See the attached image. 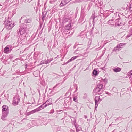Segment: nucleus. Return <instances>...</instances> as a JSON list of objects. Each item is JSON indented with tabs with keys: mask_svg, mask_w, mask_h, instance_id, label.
Returning <instances> with one entry per match:
<instances>
[{
	"mask_svg": "<svg viewBox=\"0 0 132 132\" xmlns=\"http://www.w3.org/2000/svg\"><path fill=\"white\" fill-rule=\"evenodd\" d=\"M2 115L1 119L3 120H5V118L7 116L9 112L8 107L7 106L4 105L2 107Z\"/></svg>",
	"mask_w": 132,
	"mask_h": 132,
	"instance_id": "1",
	"label": "nucleus"
},
{
	"mask_svg": "<svg viewBox=\"0 0 132 132\" xmlns=\"http://www.w3.org/2000/svg\"><path fill=\"white\" fill-rule=\"evenodd\" d=\"M5 24L6 28L8 30L11 29L14 26V23L12 21H5Z\"/></svg>",
	"mask_w": 132,
	"mask_h": 132,
	"instance_id": "2",
	"label": "nucleus"
},
{
	"mask_svg": "<svg viewBox=\"0 0 132 132\" xmlns=\"http://www.w3.org/2000/svg\"><path fill=\"white\" fill-rule=\"evenodd\" d=\"M122 16L121 13L117 12L114 14L112 17L113 20L114 21L120 20L122 17Z\"/></svg>",
	"mask_w": 132,
	"mask_h": 132,
	"instance_id": "3",
	"label": "nucleus"
},
{
	"mask_svg": "<svg viewBox=\"0 0 132 132\" xmlns=\"http://www.w3.org/2000/svg\"><path fill=\"white\" fill-rule=\"evenodd\" d=\"M20 101V99L18 96H16L13 98V105H17Z\"/></svg>",
	"mask_w": 132,
	"mask_h": 132,
	"instance_id": "4",
	"label": "nucleus"
},
{
	"mask_svg": "<svg viewBox=\"0 0 132 132\" xmlns=\"http://www.w3.org/2000/svg\"><path fill=\"white\" fill-rule=\"evenodd\" d=\"M12 49V47L11 45H7L5 48L4 52L5 53H7L8 52L10 51Z\"/></svg>",
	"mask_w": 132,
	"mask_h": 132,
	"instance_id": "5",
	"label": "nucleus"
},
{
	"mask_svg": "<svg viewBox=\"0 0 132 132\" xmlns=\"http://www.w3.org/2000/svg\"><path fill=\"white\" fill-rule=\"evenodd\" d=\"M93 1H94L95 5H96V6L98 7L101 6L103 4L102 0H94Z\"/></svg>",
	"mask_w": 132,
	"mask_h": 132,
	"instance_id": "6",
	"label": "nucleus"
},
{
	"mask_svg": "<svg viewBox=\"0 0 132 132\" xmlns=\"http://www.w3.org/2000/svg\"><path fill=\"white\" fill-rule=\"evenodd\" d=\"M126 43H121L119 44L116 47H115L114 48V50L115 51H116L118 50L117 48H123L125 45H126Z\"/></svg>",
	"mask_w": 132,
	"mask_h": 132,
	"instance_id": "7",
	"label": "nucleus"
},
{
	"mask_svg": "<svg viewBox=\"0 0 132 132\" xmlns=\"http://www.w3.org/2000/svg\"><path fill=\"white\" fill-rule=\"evenodd\" d=\"M52 99H49L48 100H47L45 103H44L43 105H44L46 103V104L45 105V106L42 109H44L46 107L48 106L49 105L52 104Z\"/></svg>",
	"mask_w": 132,
	"mask_h": 132,
	"instance_id": "8",
	"label": "nucleus"
},
{
	"mask_svg": "<svg viewBox=\"0 0 132 132\" xmlns=\"http://www.w3.org/2000/svg\"><path fill=\"white\" fill-rule=\"evenodd\" d=\"M100 100V96L95 97V110L97 107L98 105V102Z\"/></svg>",
	"mask_w": 132,
	"mask_h": 132,
	"instance_id": "9",
	"label": "nucleus"
},
{
	"mask_svg": "<svg viewBox=\"0 0 132 132\" xmlns=\"http://www.w3.org/2000/svg\"><path fill=\"white\" fill-rule=\"evenodd\" d=\"M121 70V68L118 67H115L113 69V70L115 72H120Z\"/></svg>",
	"mask_w": 132,
	"mask_h": 132,
	"instance_id": "10",
	"label": "nucleus"
},
{
	"mask_svg": "<svg viewBox=\"0 0 132 132\" xmlns=\"http://www.w3.org/2000/svg\"><path fill=\"white\" fill-rule=\"evenodd\" d=\"M101 90L98 88L97 87H96L94 89L93 92H94L96 93H101Z\"/></svg>",
	"mask_w": 132,
	"mask_h": 132,
	"instance_id": "11",
	"label": "nucleus"
},
{
	"mask_svg": "<svg viewBox=\"0 0 132 132\" xmlns=\"http://www.w3.org/2000/svg\"><path fill=\"white\" fill-rule=\"evenodd\" d=\"M37 109H36L34 110L28 112L27 113V115L28 116H29L31 114H32L36 112H37Z\"/></svg>",
	"mask_w": 132,
	"mask_h": 132,
	"instance_id": "12",
	"label": "nucleus"
},
{
	"mask_svg": "<svg viewBox=\"0 0 132 132\" xmlns=\"http://www.w3.org/2000/svg\"><path fill=\"white\" fill-rule=\"evenodd\" d=\"M67 1V0H62L60 5L61 6H62L68 3V2L67 3L66 2Z\"/></svg>",
	"mask_w": 132,
	"mask_h": 132,
	"instance_id": "13",
	"label": "nucleus"
},
{
	"mask_svg": "<svg viewBox=\"0 0 132 132\" xmlns=\"http://www.w3.org/2000/svg\"><path fill=\"white\" fill-rule=\"evenodd\" d=\"M32 19L31 18H26L25 20V22L26 23H30L32 21Z\"/></svg>",
	"mask_w": 132,
	"mask_h": 132,
	"instance_id": "14",
	"label": "nucleus"
},
{
	"mask_svg": "<svg viewBox=\"0 0 132 132\" xmlns=\"http://www.w3.org/2000/svg\"><path fill=\"white\" fill-rule=\"evenodd\" d=\"M19 32L20 34L21 35L24 34L25 32V29L24 28H21L20 29Z\"/></svg>",
	"mask_w": 132,
	"mask_h": 132,
	"instance_id": "15",
	"label": "nucleus"
},
{
	"mask_svg": "<svg viewBox=\"0 0 132 132\" xmlns=\"http://www.w3.org/2000/svg\"><path fill=\"white\" fill-rule=\"evenodd\" d=\"M103 86V85L101 84L100 83L98 84L96 87L100 89L101 90V92H102L103 91V90L102 89Z\"/></svg>",
	"mask_w": 132,
	"mask_h": 132,
	"instance_id": "16",
	"label": "nucleus"
},
{
	"mask_svg": "<svg viewBox=\"0 0 132 132\" xmlns=\"http://www.w3.org/2000/svg\"><path fill=\"white\" fill-rule=\"evenodd\" d=\"M76 129V131L77 132H78L81 130L82 128L80 126L78 125L75 127Z\"/></svg>",
	"mask_w": 132,
	"mask_h": 132,
	"instance_id": "17",
	"label": "nucleus"
},
{
	"mask_svg": "<svg viewBox=\"0 0 132 132\" xmlns=\"http://www.w3.org/2000/svg\"><path fill=\"white\" fill-rule=\"evenodd\" d=\"M71 23H69L66 25L65 27V29L66 30H69L71 28Z\"/></svg>",
	"mask_w": 132,
	"mask_h": 132,
	"instance_id": "18",
	"label": "nucleus"
},
{
	"mask_svg": "<svg viewBox=\"0 0 132 132\" xmlns=\"http://www.w3.org/2000/svg\"><path fill=\"white\" fill-rule=\"evenodd\" d=\"M113 20L112 18L111 20H109L107 22L108 24H111L112 23H114L115 22Z\"/></svg>",
	"mask_w": 132,
	"mask_h": 132,
	"instance_id": "19",
	"label": "nucleus"
},
{
	"mask_svg": "<svg viewBox=\"0 0 132 132\" xmlns=\"http://www.w3.org/2000/svg\"><path fill=\"white\" fill-rule=\"evenodd\" d=\"M92 73L95 76H97L98 74V73L96 69H94L92 72Z\"/></svg>",
	"mask_w": 132,
	"mask_h": 132,
	"instance_id": "20",
	"label": "nucleus"
},
{
	"mask_svg": "<svg viewBox=\"0 0 132 132\" xmlns=\"http://www.w3.org/2000/svg\"><path fill=\"white\" fill-rule=\"evenodd\" d=\"M46 15V13L45 12H43L42 13V20L43 21L45 19V18Z\"/></svg>",
	"mask_w": 132,
	"mask_h": 132,
	"instance_id": "21",
	"label": "nucleus"
},
{
	"mask_svg": "<svg viewBox=\"0 0 132 132\" xmlns=\"http://www.w3.org/2000/svg\"><path fill=\"white\" fill-rule=\"evenodd\" d=\"M123 24V23H121L120 22H117L115 23V25L117 26H122Z\"/></svg>",
	"mask_w": 132,
	"mask_h": 132,
	"instance_id": "22",
	"label": "nucleus"
},
{
	"mask_svg": "<svg viewBox=\"0 0 132 132\" xmlns=\"http://www.w3.org/2000/svg\"><path fill=\"white\" fill-rule=\"evenodd\" d=\"M44 105H43V104L41 105L39 107H38L37 108H36V109H37V112H38L41 109H42L43 107V106Z\"/></svg>",
	"mask_w": 132,
	"mask_h": 132,
	"instance_id": "23",
	"label": "nucleus"
},
{
	"mask_svg": "<svg viewBox=\"0 0 132 132\" xmlns=\"http://www.w3.org/2000/svg\"><path fill=\"white\" fill-rule=\"evenodd\" d=\"M52 60V59H48L47 60L45 61V64H47L49 63Z\"/></svg>",
	"mask_w": 132,
	"mask_h": 132,
	"instance_id": "24",
	"label": "nucleus"
},
{
	"mask_svg": "<svg viewBox=\"0 0 132 132\" xmlns=\"http://www.w3.org/2000/svg\"><path fill=\"white\" fill-rule=\"evenodd\" d=\"M73 100L75 102L78 103V100L77 97L76 96H74L73 97Z\"/></svg>",
	"mask_w": 132,
	"mask_h": 132,
	"instance_id": "25",
	"label": "nucleus"
},
{
	"mask_svg": "<svg viewBox=\"0 0 132 132\" xmlns=\"http://www.w3.org/2000/svg\"><path fill=\"white\" fill-rule=\"evenodd\" d=\"M57 0H51L50 1V4H52L54 3Z\"/></svg>",
	"mask_w": 132,
	"mask_h": 132,
	"instance_id": "26",
	"label": "nucleus"
},
{
	"mask_svg": "<svg viewBox=\"0 0 132 132\" xmlns=\"http://www.w3.org/2000/svg\"><path fill=\"white\" fill-rule=\"evenodd\" d=\"M99 12L101 14H103L104 13V11L102 9L100 8V10L99 11Z\"/></svg>",
	"mask_w": 132,
	"mask_h": 132,
	"instance_id": "27",
	"label": "nucleus"
},
{
	"mask_svg": "<svg viewBox=\"0 0 132 132\" xmlns=\"http://www.w3.org/2000/svg\"><path fill=\"white\" fill-rule=\"evenodd\" d=\"M92 3H90L89 4L88 7V9L89 10L90 9V7L92 6Z\"/></svg>",
	"mask_w": 132,
	"mask_h": 132,
	"instance_id": "28",
	"label": "nucleus"
},
{
	"mask_svg": "<svg viewBox=\"0 0 132 132\" xmlns=\"http://www.w3.org/2000/svg\"><path fill=\"white\" fill-rule=\"evenodd\" d=\"M78 57V56H73L72 57L71 59L72 60V61L73 60L75 59H76V58H77Z\"/></svg>",
	"mask_w": 132,
	"mask_h": 132,
	"instance_id": "29",
	"label": "nucleus"
},
{
	"mask_svg": "<svg viewBox=\"0 0 132 132\" xmlns=\"http://www.w3.org/2000/svg\"><path fill=\"white\" fill-rule=\"evenodd\" d=\"M73 122L74 123V125L75 126V127H76V126H77L76 125V120H75L73 121Z\"/></svg>",
	"mask_w": 132,
	"mask_h": 132,
	"instance_id": "30",
	"label": "nucleus"
},
{
	"mask_svg": "<svg viewBox=\"0 0 132 132\" xmlns=\"http://www.w3.org/2000/svg\"><path fill=\"white\" fill-rule=\"evenodd\" d=\"M72 61V60L71 59H70L66 63L67 64H68V63H69V62L71 61Z\"/></svg>",
	"mask_w": 132,
	"mask_h": 132,
	"instance_id": "31",
	"label": "nucleus"
},
{
	"mask_svg": "<svg viewBox=\"0 0 132 132\" xmlns=\"http://www.w3.org/2000/svg\"><path fill=\"white\" fill-rule=\"evenodd\" d=\"M132 35V34H129L127 35L126 36V37L127 38H129Z\"/></svg>",
	"mask_w": 132,
	"mask_h": 132,
	"instance_id": "32",
	"label": "nucleus"
},
{
	"mask_svg": "<svg viewBox=\"0 0 132 132\" xmlns=\"http://www.w3.org/2000/svg\"><path fill=\"white\" fill-rule=\"evenodd\" d=\"M61 129V127H57V131H60Z\"/></svg>",
	"mask_w": 132,
	"mask_h": 132,
	"instance_id": "33",
	"label": "nucleus"
},
{
	"mask_svg": "<svg viewBox=\"0 0 132 132\" xmlns=\"http://www.w3.org/2000/svg\"><path fill=\"white\" fill-rule=\"evenodd\" d=\"M10 34V32H9V33H8L7 34L6 36L5 37V39H6L8 37H7L8 36H9Z\"/></svg>",
	"mask_w": 132,
	"mask_h": 132,
	"instance_id": "34",
	"label": "nucleus"
},
{
	"mask_svg": "<svg viewBox=\"0 0 132 132\" xmlns=\"http://www.w3.org/2000/svg\"><path fill=\"white\" fill-rule=\"evenodd\" d=\"M129 10L130 11H132V5H131L130 6Z\"/></svg>",
	"mask_w": 132,
	"mask_h": 132,
	"instance_id": "35",
	"label": "nucleus"
},
{
	"mask_svg": "<svg viewBox=\"0 0 132 132\" xmlns=\"http://www.w3.org/2000/svg\"><path fill=\"white\" fill-rule=\"evenodd\" d=\"M103 81L104 82H107V80L106 78H105L103 80Z\"/></svg>",
	"mask_w": 132,
	"mask_h": 132,
	"instance_id": "36",
	"label": "nucleus"
},
{
	"mask_svg": "<svg viewBox=\"0 0 132 132\" xmlns=\"http://www.w3.org/2000/svg\"><path fill=\"white\" fill-rule=\"evenodd\" d=\"M106 93L107 94L109 95L110 96L111 94L110 93L107 92H106Z\"/></svg>",
	"mask_w": 132,
	"mask_h": 132,
	"instance_id": "37",
	"label": "nucleus"
},
{
	"mask_svg": "<svg viewBox=\"0 0 132 132\" xmlns=\"http://www.w3.org/2000/svg\"><path fill=\"white\" fill-rule=\"evenodd\" d=\"M94 26L93 25V27H92V28L91 31V33H93V30L94 29Z\"/></svg>",
	"mask_w": 132,
	"mask_h": 132,
	"instance_id": "38",
	"label": "nucleus"
},
{
	"mask_svg": "<svg viewBox=\"0 0 132 132\" xmlns=\"http://www.w3.org/2000/svg\"><path fill=\"white\" fill-rule=\"evenodd\" d=\"M75 85L76 86V90L74 92H76V91H77V86L76 85V84H75Z\"/></svg>",
	"mask_w": 132,
	"mask_h": 132,
	"instance_id": "39",
	"label": "nucleus"
},
{
	"mask_svg": "<svg viewBox=\"0 0 132 132\" xmlns=\"http://www.w3.org/2000/svg\"><path fill=\"white\" fill-rule=\"evenodd\" d=\"M74 109L76 110H77V107L76 105L75 106V107L74 108Z\"/></svg>",
	"mask_w": 132,
	"mask_h": 132,
	"instance_id": "40",
	"label": "nucleus"
},
{
	"mask_svg": "<svg viewBox=\"0 0 132 132\" xmlns=\"http://www.w3.org/2000/svg\"><path fill=\"white\" fill-rule=\"evenodd\" d=\"M51 113H53L54 112V110L53 109H52L51 110Z\"/></svg>",
	"mask_w": 132,
	"mask_h": 132,
	"instance_id": "41",
	"label": "nucleus"
},
{
	"mask_svg": "<svg viewBox=\"0 0 132 132\" xmlns=\"http://www.w3.org/2000/svg\"><path fill=\"white\" fill-rule=\"evenodd\" d=\"M45 61H44L43 62L42 61L41 62V64H42L43 63H44L45 64Z\"/></svg>",
	"mask_w": 132,
	"mask_h": 132,
	"instance_id": "42",
	"label": "nucleus"
},
{
	"mask_svg": "<svg viewBox=\"0 0 132 132\" xmlns=\"http://www.w3.org/2000/svg\"><path fill=\"white\" fill-rule=\"evenodd\" d=\"M58 84H56V86H54V87L53 88V89H54V88H55L57 86V85Z\"/></svg>",
	"mask_w": 132,
	"mask_h": 132,
	"instance_id": "43",
	"label": "nucleus"
},
{
	"mask_svg": "<svg viewBox=\"0 0 132 132\" xmlns=\"http://www.w3.org/2000/svg\"><path fill=\"white\" fill-rule=\"evenodd\" d=\"M42 24H40V28H41V27H42Z\"/></svg>",
	"mask_w": 132,
	"mask_h": 132,
	"instance_id": "44",
	"label": "nucleus"
},
{
	"mask_svg": "<svg viewBox=\"0 0 132 132\" xmlns=\"http://www.w3.org/2000/svg\"><path fill=\"white\" fill-rule=\"evenodd\" d=\"M130 73L131 74V75H132V71H130Z\"/></svg>",
	"mask_w": 132,
	"mask_h": 132,
	"instance_id": "45",
	"label": "nucleus"
},
{
	"mask_svg": "<svg viewBox=\"0 0 132 132\" xmlns=\"http://www.w3.org/2000/svg\"><path fill=\"white\" fill-rule=\"evenodd\" d=\"M95 18V17H94V18H93V22H94V20Z\"/></svg>",
	"mask_w": 132,
	"mask_h": 132,
	"instance_id": "46",
	"label": "nucleus"
},
{
	"mask_svg": "<svg viewBox=\"0 0 132 132\" xmlns=\"http://www.w3.org/2000/svg\"><path fill=\"white\" fill-rule=\"evenodd\" d=\"M121 14L122 15V16H123V13H122V14Z\"/></svg>",
	"mask_w": 132,
	"mask_h": 132,
	"instance_id": "47",
	"label": "nucleus"
},
{
	"mask_svg": "<svg viewBox=\"0 0 132 132\" xmlns=\"http://www.w3.org/2000/svg\"><path fill=\"white\" fill-rule=\"evenodd\" d=\"M84 116L86 118H87V117L86 116Z\"/></svg>",
	"mask_w": 132,
	"mask_h": 132,
	"instance_id": "48",
	"label": "nucleus"
},
{
	"mask_svg": "<svg viewBox=\"0 0 132 132\" xmlns=\"http://www.w3.org/2000/svg\"><path fill=\"white\" fill-rule=\"evenodd\" d=\"M116 89V88H115V87H113V89Z\"/></svg>",
	"mask_w": 132,
	"mask_h": 132,
	"instance_id": "49",
	"label": "nucleus"
},
{
	"mask_svg": "<svg viewBox=\"0 0 132 132\" xmlns=\"http://www.w3.org/2000/svg\"><path fill=\"white\" fill-rule=\"evenodd\" d=\"M102 101V99H100V101Z\"/></svg>",
	"mask_w": 132,
	"mask_h": 132,
	"instance_id": "50",
	"label": "nucleus"
},
{
	"mask_svg": "<svg viewBox=\"0 0 132 132\" xmlns=\"http://www.w3.org/2000/svg\"><path fill=\"white\" fill-rule=\"evenodd\" d=\"M9 0H6V2H7V1H9Z\"/></svg>",
	"mask_w": 132,
	"mask_h": 132,
	"instance_id": "51",
	"label": "nucleus"
},
{
	"mask_svg": "<svg viewBox=\"0 0 132 132\" xmlns=\"http://www.w3.org/2000/svg\"><path fill=\"white\" fill-rule=\"evenodd\" d=\"M78 45H82V44H78Z\"/></svg>",
	"mask_w": 132,
	"mask_h": 132,
	"instance_id": "52",
	"label": "nucleus"
}]
</instances>
